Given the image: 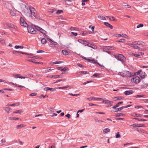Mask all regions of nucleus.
Returning a JSON list of instances; mask_svg holds the SVG:
<instances>
[{
  "label": "nucleus",
  "mask_w": 148,
  "mask_h": 148,
  "mask_svg": "<svg viewBox=\"0 0 148 148\" xmlns=\"http://www.w3.org/2000/svg\"><path fill=\"white\" fill-rule=\"evenodd\" d=\"M114 56L118 60L120 61L122 64H123L126 60V58L122 54H119L118 55H114Z\"/></svg>",
  "instance_id": "f257e3e1"
},
{
  "label": "nucleus",
  "mask_w": 148,
  "mask_h": 148,
  "mask_svg": "<svg viewBox=\"0 0 148 148\" xmlns=\"http://www.w3.org/2000/svg\"><path fill=\"white\" fill-rule=\"evenodd\" d=\"M27 30L28 32L32 34H36L37 32L32 26L28 25L27 27Z\"/></svg>",
  "instance_id": "f03ea898"
},
{
  "label": "nucleus",
  "mask_w": 148,
  "mask_h": 148,
  "mask_svg": "<svg viewBox=\"0 0 148 148\" xmlns=\"http://www.w3.org/2000/svg\"><path fill=\"white\" fill-rule=\"evenodd\" d=\"M132 82V83L138 84L140 81V78L138 76H135L131 79Z\"/></svg>",
  "instance_id": "7ed1b4c3"
},
{
  "label": "nucleus",
  "mask_w": 148,
  "mask_h": 148,
  "mask_svg": "<svg viewBox=\"0 0 148 148\" xmlns=\"http://www.w3.org/2000/svg\"><path fill=\"white\" fill-rule=\"evenodd\" d=\"M77 41L79 43L82 44L85 46H88V45L89 42L86 40L79 39L77 40Z\"/></svg>",
  "instance_id": "20e7f679"
},
{
  "label": "nucleus",
  "mask_w": 148,
  "mask_h": 148,
  "mask_svg": "<svg viewBox=\"0 0 148 148\" xmlns=\"http://www.w3.org/2000/svg\"><path fill=\"white\" fill-rule=\"evenodd\" d=\"M116 48L113 46H106L104 47L103 49V51H105V50H114Z\"/></svg>",
  "instance_id": "39448f33"
},
{
  "label": "nucleus",
  "mask_w": 148,
  "mask_h": 148,
  "mask_svg": "<svg viewBox=\"0 0 148 148\" xmlns=\"http://www.w3.org/2000/svg\"><path fill=\"white\" fill-rule=\"evenodd\" d=\"M20 24L22 26H24L25 27H27L28 26V25L24 21L23 18H20Z\"/></svg>",
  "instance_id": "423d86ee"
},
{
  "label": "nucleus",
  "mask_w": 148,
  "mask_h": 148,
  "mask_svg": "<svg viewBox=\"0 0 148 148\" xmlns=\"http://www.w3.org/2000/svg\"><path fill=\"white\" fill-rule=\"evenodd\" d=\"M6 26L8 27L13 28L15 29H16V28H17V27L16 26H15L13 24H11V23L7 24V25H6Z\"/></svg>",
  "instance_id": "0eeeda50"
},
{
  "label": "nucleus",
  "mask_w": 148,
  "mask_h": 148,
  "mask_svg": "<svg viewBox=\"0 0 148 148\" xmlns=\"http://www.w3.org/2000/svg\"><path fill=\"white\" fill-rule=\"evenodd\" d=\"M118 35V36H117L118 38H119L120 36H121V37H124V38H128V36L127 35H126V34H118V35Z\"/></svg>",
  "instance_id": "6e6552de"
},
{
  "label": "nucleus",
  "mask_w": 148,
  "mask_h": 148,
  "mask_svg": "<svg viewBox=\"0 0 148 148\" xmlns=\"http://www.w3.org/2000/svg\"><path fill=\"white\" fill-rule=\"evenodd\" d=\"M57 69L58 70L61 71H65L66 70H67L68 69V68L67 67H64L63 68L62 67H58L57 68Z\"/></svg>",
  "instance_id": "1a4fd4ad"
},
{
  "label": "nucleus",
  "mask_w": 148,
  "mask_h": 148,
  "mask_svg": "<svg viewBox=\"0 0 148 148\" xmlns=\"http://www.w3.org/2000/svg\"><path fill=\"white\" fill-rule=\"evenodd\" d=\"M45 91H47L48 90H50L52 92H54L56 91V90L55 88H51L48 87H45L44 89Z\"/></svg>",
  "instance_id": "9d476101"
},
{
  "label": "nucleus",
  "mask_w": 148,
  "mask_h": 148,
  "mask_svg": "<svg viewBox=\"0 0 148 148\" xmlns=\"http://www.w3.org/2000/svg\"><path fill=\"white\" fill-rule=\"evenodd\" d=\"M104 24L107 27L110 28L111 29L113 28L112 26L108 22H104Z\"/></svg>",
  "instance_id": "9b49d317"
},
{
  "label": "nucleus",
  "mask_w": 148,
  "mask_h": 148,
  "mask_svg": "<svg viewBox=\"0 0 148 148\" xmlns=\"http://www.w3.org/2000/svg\"><path fill=\"white\" fill-rule=\"evenodd\" d=\"M88 61L92 63L93 64H97L98 62H97V60H95V59H92V60H90V59H87Z\"/></svg>",
  "instance_id": "f8f14e48"
},
{
  "label": "nucleus",
  "mask_w": 148,
  "mask_h": 148,
  "mask_svg": "<svg viewBox=\"0 0 148 148\" xmlns=\"http://www.w3.org/2000/svg\"><path fill=\"white\" fill-rule=\"evenodd\" d=\"M134 42L136 44V45H143L144 44V42L141 41H135Z\"/></svg>",
  "instance_id": "ddd939ff"
},
{
  "label": "nucleus",
  "mask_w": 148,
  "mask_h": 148,
  "mask_svg": "<svg viewBox=\"0 0 148 148\" xmlns=\"http://www.w3.org/2000/svg\"><path fill=\"white\" fill-rule=\"evenodd\" d=\"M88 46L94 49H95L97 48V47L95 45H94L93 44L90 43L89 42L88 43Z\"/></svg>",
  "instance_id": "4468645a"
},
{
  "label": "nucleus",
  "mask_w": 148,
  "mask_h": 148,
  "mask_svg": "<svg viewBox=\"0 0 148 148\" xmlns=\"http://www.w3.org/2000/svg\"><path fill=\"white\" fill-rule=\"evenodd\" d=\"M29 9L30 11V12L31 13V15H32V14L33 12H36V10L33 7H30L29 8Z\"/></svg>",
  "instance_id": "2eb2a0df"
},
{
  "label": "nucleus",
  "mask_w": 148,
  "mask_h": 148,
  "mask_svg": "<svg viewBox=\"0 0 148 148\" xmlns=\"http://www.w3.org/2000/svg\"><path fill=\"white\" fill-rule=\"evenodd\" d=\"M125 95H128L132 94L133 93V91L132 90L126 91L124 92Z\"/></svg>",
  "instance_id": "dca6fc26"
},
{
  "label": "nucleus",
  "mask_w": 148,
  "mask_h": 148,
  "mask_svg": "<svg viewBox=\"0 0 148 148\" xmlns=\"http://www.w3.org/2000/svg\"><path fill=\"white\" fill-rule=\"evenodd\" d=\"M137 131L139 132L142 133H145L146 134H148V133L147 132L144 130H141L140 129H139L137 130Z\"/></svg>",
  "instance_id": "f3484780"
},
{
  "label": "nucleus",
  "mask_w": 148,
  "mask_h": 148,
  "mask_svg": "<svg viewBox=\"0 0 148 148\" xmlns=\"http://www.w3.org/2000/svg\"><path fill=\"white\" fill-rule=\"evenodd\" d=\"M4 109L8 113H9V111L10 110H12L11 108L8 107H4Z\"/></svg>",
  "instance_id": "a211bd4d"
},
{
  "label": "nucleus",
  "mask_w": 148,
  "mask_h": 148,
  "mask_svg": "<svg viewBox=\"0 0 148 148\" xmlns=\"http://www.w3.org/2000/svg\"><path fill=\"white\" fill-rule=\"evenodd\" d=\"M62 52L63 55H68L69 54V52L66 50H63L62 51Z\"/></svg>",
  "instance_id": "6ab92c4d"
},
{
  "label": "nucleus",
  "mask_w": 148,
  "mask_h": 148,
  "mask_svg": "<svg viewBox=\"0 0 148 148\" xmlns=\"http://www.w3.org/2000/svg\"><path fill=\"white\" fill-rule=\"evenodd\" d=\"M125 75L126 77H131L132 75H131V73L129 71H127Z\"/></svg>",
  "instance_id": "aec40b11"
},
{
  "label": "nucleus",
  "mask_w": 148,
  "mask_h": 148,
  "mask_svg": "<svg viewBox=\"0 0 148 148\" xmlns=\"http://www.w3.org/2000/svg\"><path fill=\"white\" fill-rule=\"evenodd\" d=\"M140 77L142 78H145V73L144 72H141V73H140Z\"/></svg>",
  "instance_id": "412c9836"
},
{
  "label": "nucleus",
  "mask_w": 148,
  "mask_h": 148,
  "mask_svg": "<svg viewBox=\"0 0 148 148\" xmlns=\"http://www.w3.org/2000/svg\"><path fill=\"white\" fill-rule=\"evenodd\" d=\"M103 103L107 104H111V102L108 100H103Z\"/></svg>",
  "instance_id": "4be33fe9"
},
{
  "label": "nucleus",
  "mask_w": 148,
  "mask_h": 148,
  "mask_svg": "<svg viewBox=\"0 0 148 148\" xmlns=\"http://www.w3.org/2000/svg\"><path fill=\"white\" fill-rule=\"evenodd\" d=\"M110 131V129L108 128L105 129L103 130V132L104 134L107 133Z\"/></svg>",
  "instance_id": "5701e85b"
},
{
  "label": "nucleus",
  "mask_w": 148,
  "mask_h": 148,
  "mask_svg": "<svg viewBox=\"0 0 148 148\" xmlns=\"http://www.w3.org/2000/svg\"><path fill=\"white\" fill-rule=\"evenodd\" d=\"M98 18L100 20H106V17L102 16H99Z\"/></svg>",
  "instance_id": "b1692460"
},
{
  "label": "nucleus",
  "mask_w": 148,
  "mask_h": 148,
  "mask_svg": "<svg viewBox=\"0 0 148 148\" xmlns=\"http://www.w3.org/2000/svg\"><path fill=\"white\" fill-rule=\"evenodd\" d=\"M73 0H66L65 1V4L67 5H69L71 4L70 3L72 2Z\"/></svg>",
  "instance_id": "393cba45"
},
{
  "label": "nucleus",
  "mask_w": 148,
  "mask_h": 148,
  "mask_svg": "<svg viewBox=\"0 0 148 148\" xmlns=\"http://www.w3.org/2000/svg\"><path fill=\"white\" fill-rule=\"evenodd\" d=\"M136 45H135L134 48L135 49H138L140 51V50H142L143 49L142 48H141L138 46H136Z\"/></svg>",
  "instance_id": "a878e982"
},
{
  "label": "nucleus",
  "mask_w": 148,
  "mask_h": 148,
  "mask_svg": "<svg viewBox=\"0 0 148 148\" xmlns=\"http://www.w3.org/2000/svg\"><path fill=\"white\" fill-rule=\"evenodd\" d=\"M142 115L141 114H137L136 113L133 114L132 115V116H134V117H141L142 116Z\"/></svg>",
  "instance_id": "bb28decb"
},
{
  "label": "nucleus",
  "mask_w": 148,
  "mask_h": 148,
  "mask_svg": "<svg viewBox=\"0 0 148 148\" xmlns=\"http://www.w3.org/2000/svg\"><path fill=\"white\" fill-rule=\"evenodd\" d=\"M53 69H49L48 68L47 69L45 70L44 71V73H46L48 72H49L50 71H51V70H53Z\"/></svg>",
  "instance_id": "cd10ccee"
},
{
  "label": "nucleus",
  "mask_w": 148,
  "mask_h": 148,
  "mask_svg": "<svg viewBox=\"0 0 148 148\" xmlns=\"http://www.w3.org/2000/svg\"><path fill=\"white\" fill-rule=\"evenodd\" d=\"M14 48L16 49H17L19 48L23 49V48L24 47L23 46L16 45L14 47Z\"/></svg>",
  "instance_id": "c85d7f7f"
},
{
  "label": "nucleus",
  "mask_w": 148,
  "mask_h": 148,
  "mask_svg": "<svg viewBox=\"0 0 148 148\" xmlns=\"http://www.w3.org/2000/svg\"><path fill=\"white\" fill-rule=\"evenodd\" d=\"M41 41L42 43L43 44L46 43L47 42L45 38H42L41 39Z\"/></svg>",
  "instance_id": "c756f323"
},
{
  "label": "nucleus",
  "mask_w": 148,
  "mask_h": 148,
  "mask_svg": "<svg viewBox=\"0 0 148 148\" xmlns=\"http://www.w3.org/2000/svg\"><path fill=\"white\" fill-rule=\"evenodd\" d=\"M100 74L99 73H96L94 74L92 76V77H98L100 75Z\"/></svg>",
  "instance_id": "7c9ffc66"
},
{
  "label": "nucleus",
  "mask_w": 148,
  "mask_h": 148,
  "mask_svg": "<svg viewBox=\"0 0 148 148\" xmlns=\"http://www.w3.org/2000/svg\"><path fill=\"white\" fill-rule=\"evenodd\" d=\"M136 127H145V126L144 124H137L136 125Z\"/></svg>",
  "instance_id": "2f4dec72"
},
{
  "label": "nucleus",
  "mask_w": 148,
  "mask_h": 148,
  "mask_svg": "<svg viewBox=\"0 0 148 148\" xmlns=\"http://www.w3.org/2000/svg\"><path fill=\"white\" fill-rule=\"evenodd\" d=\"M69 87V86H66L63 87H59L58 88L59 89H65L68 88Z\"/></svg>",
  "instance_id": "473e14b6"
},
{
  "label": "nucleus",
  "mask_w": 148,
  "mask_h": 148,
  "mask_svg": "<svg viewBox=\"0 0 148 148\" xmlns=\"http://www.w3.org/2000/svg\"><path fill=\"white\" fill-rule=\"evenodd\" d=\"M125 42V40L124 39H121L119 40L118 41H117L118 42H121L124 43Z\"/></svg>",
  "instance_id": "72a5a7b5"
},
{
  "label": "nucleus",
  "mask_w": 148,
  "mask_h": 148,
  "mask_svg": "<svg viewBox=\"0 0 148 148\" xmlns=\"http://www.w3.org/2000/svg\"><path fill=\"white\" fill-rule=\"evenodd\" d=\"M132 55L134 56L136 58H140V55L138 54H135L134 53H132Z\"/></svg>",
  "instance_id": "f704fd0d"
},
{
  "label": "nucleus",
  "mask_w": 148,
  "mask_h": 148,
  "mask_svg": "<svg viewBox=\"0 0 148 148\" xmlns=\"http://www.w3.org/2000/svg\"><path fill=\"white\" fill-rule=\"evenodd\" d=\"M10 13L11 15L12 16H14L16 14V13L14 12L13 10H10Z\"/></svg>",
  "instance_id": "c9c22d12"
},
{
  "label": "nucleus",
  "mask_w": 148,
  "mask_h": 148,
  "mask_svg": "<svg viewBox=\"0 0 148 148\" xmlns=\"http://www.w3.org/2000/svg\"><path fill=\"white\" fill-rule=\"evenodd\" d=\"M33 26L36 27V29H37L38 31L40 32V29H41L42 28H40V27L37 26L36 25H34Z\"/></svg>",
  "instance_id": "e433bc0d"
},
{
  "label": "nucleus",
  "mask_w": 148,
  "mask_h": 148,
  "mask_svg": "<svg viewBox=\"0 0 148 148\" xmlns=\"http://www.w3.org/2000/svg\"><path fill=\"white\" fill-rule=\"evenodd\" d=\"M40 32L44 35L46 33V32L42 28L40 29Z\"/></svg>",
  "instance_id": "4c0bfd02"
},
{
  "label": "nucleus",
  "mask_w": 148,
  "mask_h": 148,
  "mask_svg": "<svg viewBox=\"0 0 148 148\" xmlns=\"http://www.w3.org/2000/svg\"><path fill=\"white\" fill-rule=\"evenodd\" d=\"M124 108V107L122 106L121 107L119 108H118L116 109V111H115V112H118L119 111L121 110H122L123 108Z\"/></svg>",
  "instance_id": "58836bf2"
},
{
  "label": "nucleus",
  "mask_w": 148,
  "mask_h": 148,
  "mask_svg": "<svg viewBox=\"0 0 148 148\" xmlns=\"http://www.w3.org/2000/svg\"><path fill=\"white\" fill-rule=\"evenodd\" d=\"M119 75H120L121 76H122L123 77H125V76L126 75L125 74V73H123L122 72H119Z\"/></svg>",
  "instance_id": "ea45409f"
},
{
  "label": "nucleus",
  "mask_w": 148,
  "mask_h": 148,
  "mask_svg": "<svg viewBox=\"0 0 148 148\" xmlns=\"http://www.w3.org/2000/svg\"><path fill=\"white\" fill-rule=\"evenodd\" d=\"M25 126V125L24 126L23 124H21L18 125L17 127L18 129H20L21 127H22Z\"/></svg>",
  "instance_id": "a19ab883"
},
{
  "label": "nucleus",
  "mask_w": 148,
  "mask_h": 148,
  "mask_svg": "<svg viewBox=\"0 0 148 148\" xmlns=\"http://www.w3.org/2000/svg\"><path fill=\"white\" fill-rule=\"evenodd\" d=\"M79 73L82 74H85L87 73V71H82L79 72Z\"/></svg>",
  "instance_id": "79ce46f5"
},
{
  "label": "nucleus",
  "mask_w": 148,
  "mask_h": 148,
  "mask_svg": "<svg viewBox=\"0 0 148 148\" xmlns=\"http://www.w3.org/2000/svg\"><path fill=\"white\" fill-rule=\"evenodd\" d=\"M123 116V114L122 113H118L116 115V117H119L120 116Z\"/></svg>",
  "instance_id": "37998d69"
},
{
  "label": "nucleus",
  "mask_w": 148,
  "mask_h": 148,
  "mask_svg": "<svg viewBox=\"0 0 148 148\" xmlns=\"http://www.w3.org/2000/svg\"><path fill=\"white\" fill-rule=\"evenodd\" d=\"M77 28H76V27H71L70 28V29L71 30V31H73V30H77Z\"/></svg>",
  "instance_id": "c03bdc74"
},
{
  "label": "nucleus",
  "mask_w": 148,
  "mask_h": 148,
  "mask_svg": "<svg viewBox=\"0 0 148 148\" xmlns=\"http://www.w3.org/2000/svg\"><path fill=\"white\" fill-rule=\"evenodd\" d=\"M121 137V136L119 134V132H118L116 134V135L115 137L116 138H120Z\"/></svg>",
  "instance_id": "a18cd8bd"
},
{
  "label": "nucleus",
  "mask_w": 148,
  "mask_h": 148,
  "mask_svg": "<svg viewBox=\"0 0 148 148\" xmlns=\"http://www.w3.org/2000/svg\"><path fill=\"white\" fill-rule=\"evenodd\" d=\"M129 45L130 46L133 47L134 48V45H136V44L134 43V42H133L132 43L129 44Z\"/></svg>",
  "instance_id": "49530a36"
},
{
  "label": "nucleus",
  "mask_w": 148,
  "mask_h": 148,
  "mask_svg": "<svg viewBox=\"0 0 148 148\" xmlns=\"http://www.w3.org/2000/svg\"><path fill=\"white\" fill-rule=\"evenodd\" d=\"M52 77H54V78H57L59 77H62V76H60V75H54V76H52Z\"/></svg>",
  "instance_id": "de8ad7c7"
},
{
  "label": "nucleus",
  "mask_w": 148,
  "mask_h": 148,
  "mask_svg": "<svg viewBox=\"0 0 148 148\" xmlns=\"http://www.w3.org/2000/svg\"><path fill=\"white\" fill-rule=\"evenodd\" d=\"M63 10H59L57 11L56 12V14H60L61 12H63Z\"/></svg>",
  "instance_id": "09e8293b"
},
{
  "label": "nucleus",
  "mask_w": 148,
  "mask_h": 148,
  "mask_svg": "<svg viewBox=\"0 0 148 148\" xmlns=\"http://www.w3.org/2000/svg\"><path fill=\"white\" fill-rule=\"evenodd\" d=\"M109 20L110 21H115L116 20L115 18L113 16L110 17V18H109Z\"/></svg>",
  "instance_id": "8fccbe9b"
},
{
  "label": "nucleus",
  "mask_w": 148,
  "mask_h": 148,
  "mask_svg": "<svg viewBox=\"0 0 148 148\" xmlns=\"http://www.w3.org/2000/svg\"><path fill=\"white\" fill-rule=\"evenodd\" d=\"M14 85L16 86H17V87H20V88L24 87V86H23L19 85L18 84H15Z\"/></svg>",
  "instance_id": "3c124183"
},
{
  "label": "nucleus",
  "mask_w": 148,
  "mask_h": 148,
  "mask_svg": "<svg viewBox=\"0 0 148 148\" xmlns=\"http://www.w3.org/2000/svg\"><path fill=\"white\" fill-rule=\"evenodd\" d=\"M114 99H115V100H119L122 99V97H118L115 98Z\"/></svg>",
  "instance_id": "603ef678"
},
{
  "label": "nucleus",
  "mask_w": 148,
  "mask_h": 148,
  "mask_svg": "<svg viewBox=\"0 0 148 148\" xmlns=\"http://www.w3.org/2000/svg\"><path fill=\"white\" fill-rule=\"evenodd\" d=\"M144 95H138L135 96V97H143L144 96Z\"/></svg>",
  "instance_id": "864d4df0"
},
{
  "label": "nucleus",
  "mask_w": 148,
  "mask_h": 148,
  "mask_svg": "<svg viewBox=\"0 0 148 148\" xmlns=\"http://www.w3.org/2000/svg\"><path fill=\"white\" fill-rule=\"evenodd\" d=\"M10 119L11 120H16V119H18V118H15L14 117H10Z\"/></svg>",
  "instance_id": "5fc2aeb1"
},
{
  "label": "nucleus",
  "mask_w": 148,
  "mask_h": 148,
  "mask_svg": "<svg viewBox=\"0 0 148 148\" xmlns=\"http://www.w3.org/2000/svg\"><path fill=\"white\" fill-rule=\"evenodd\" d=\"M15 78H19L21 79H25L27 78V77H22V76H19V77H15Z\"/></svg>",
  "instance_id": "6e6d98bb"
},
{
  "label": "nucleus",
  "mask_w": 148,
  "mask_h": 148,
  "mask_svg": "<svg viewBox=\"0 0 148 148\" xmlns=\"http://www.w3.org/2000/svg\"><path fill=\"white\" fill-rule=\"evenodd\" d=\"M32 16H33L34 17H35L36 18H37L36 16V12H33V13L32 15ZM37 19H38L37 18Z\"/></svg>",
  "instance_id": "4d7b16f0"
},
{
  "label": "nucleus",
  "mask_w": 148,
  "mask_h": 148,
  "mask_svg": "<svg viewBox=\"0 0 148 148\" xmlns=\"http://www.w3.org/2000/svg\"><path fill=\"white\" fill-rule=\"evenodd\" d=\"M143 25L142 24H140L138 25H137L136 27L137 28H139L140 27H143Z\"/></svg>",
  "instance_id": "13d9d810"
},
{
  "label": "nucleus",
  "mask_w": 148,
  "mask_h": 148,
  "mask_svg": "<svg viewBox=\"0 0 148 148\" xmlns=\"http://www.w3.org/2000/svg\"><path fill=\"white\" fill-rule=\"evenodd\" d=\"M123 6L125 8H130L131 7V6L128 5H123Z\"/></svg>",
  "instance_id": "bf43d9fd"
},
{
  "label": "nucleus",
  "mask_w": 148,
  "mask_h": 148,
  "mask_svg": "<svg viewBox=\"0 0 148 148\" xmlns=\"http://www.w3.org/2000/svg\"><path fill=\"white\" fill-rule=\"evenodd\" d=\"M95 121L96 122H98V123H100L102 122H103V121L99 120L98 119H95Z\"/></svg>",
  "instance_id": "052dcab7"
},
{
  "label": "nucleus",
  "mask_w": 148,
  "mask_h": 148,
  "mask_svg": "<svg viewBox=\"0 0 148 148\" xmlns=\"http://www.w3.org/2000/svg\"><path fill=\"white\" fill-rule=\"evenodd\" d=\"M36 93L34 92V93H32L30 94L29 95L30 96H36Z\"/></svg>",
  "instance_id": "680f3d73"
},
{
  "label": "nucleus",
  "mask_w": 148,
  "mask_h": 148,
  "mask_svg": "<svg viewBox=\"0 0 148 148\" xmlns=\"http://www.w3.org/2000/svg\"><path fill=\"white\" fill-rule=\"evenodd\" d=\"M142 106H135V108H142Z\"/></svg>",
  "instance_id": "e2e57ef3"
},
{
  "label": "nucleus",
  "mask_w": 148,
  "mask_h": 148,
  "mask_svg": "<svg viewBox=\"0 0 148 148\" xmlns=\"http://www.w3.org/2000/svg\"><path fill=\"white\" fill-rule=\"evenodd\" d=\"M71 33L73 34V35H74L75 36H76L77 35V34L76 33H74L73 32H72Z\"/></svg>",
  "instance_id": "0e129e2a"
},
{
  "label": "nucleus",
  "mask_w": 148,
  "mask_h": 148,
  "mask_svg": "<svg viewBox=\"0 0 148 148\" xmlns=\"http://www.w3.org/2000/svg\"><path fill=\"white\" fill-rule=\"evenodd\" d=\"M21 111L18 110L14 112V113H18L19 114L21 113Z\"/></svg>",
  "instance_id": "69168bd1"
},
{
  "label": "nucleus",
  "mask_w": 148,
  "mask_h": 148,
  "mask_svg": "<svg viewBox=\"0 0 148 148\" xmlns=\"http://www.w3.org/2000/svg\"><path fill=\"white\" fill-rule=\"evenodd\" d=\"M47 39L50 42L53 43V41L52 40L49 38H47Z\"/></svg>",
  "instance_id": "338daca9"
},
{
  "label": "nucleus",
  "mask_w": 148,
  "mask_h": 148,
  "mask_svg": "<svg viewBox=\"0 0 148 148\" xmlns=\"http://www.w3.org/2000/svg\"><path fill=\"white\" fill-rule=\"evenodd\" d=\"M65 116L68 117V119H69L70 118V115L69 114H67Z\"/></svg>",
  "instance_id": "774afa93"
}]
</instances>
